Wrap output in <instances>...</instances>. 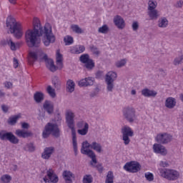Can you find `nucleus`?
I'll return each instance as SVG.
<instances>
[{"mask_svg": "<svg viewBox=\"0 0 183 183\" xmlns=\"http://www.w3.org/2000/svg\"><path fill=\"white\" fill-rule=\"evenodd\" d=\"M39 36H44L43 43L45 46H49L50 44L55 42V35L52 33V26L46 23L42 27L41 20L38 17L33 19V29H28L25 33V41L29 48H37L41 44Z\"/></svg>", "mask_w": 183, "mask_h": 183, "instance_id": "obj_1", "label": "nucleus"}, {"mask_svg": "<svg viewBox=\"0 0 183 183\" xmlns=\"http://www.w3.org/2000/svg\"><path fill=\"white\" fill-rule=\"evenodd\" d=\"M94 149L97 152H102V146L100 144L97 143L96 142H93L92 144L88 143V142H84L82 143V147L81 149V154L84 155H87L89 158L92 159L91 165H94V164H97V156L95 153L91 149Z\"/></svg>", "mask_w": 183, "mask_h": 183, "instance_id": "obj_2", "label": "nucleus"}, {"mask_svg": "<svg viewBox=\"0 0 183 183\" xmlns=\"http://www.w3.org/2000/svg\"><path fill=\"white\" fill-rule=\"evenodd\" d=\"M74 118H75V114L72 111L67 110L66 112V121L67 125L70 129H71V135H72V142H73V148L76 155L78 152V144L76 142V132L75 131V124L74 122Z\"/></svg>", "mask_w": 183, "mask_h": 183, "instance_id": "obj_3", "label": "nucleus"}, {"mask_svg": "<svg viewBox=\"0 0 183 183\" xmlns=\"http://www.w3.org/2000/svg\"><path fill=\"white\" fill-rule=\"evenodd\" d=\"M44 59H45V62L47 68L51 72H55V71H56V69H62V66H64V64H62L64 57L62 54H61V51L59 49L56 51V64L57 66H56V65L54 64V60H52L51 59H48L47 55L44 56Z\"/></svg>", "mask_w": 183, "mask_h": 183, "instance_id": "obj_4", "label": "nucleus"}, {"mask_svg": "<svg viewBox=\"0 0 183 183\" xmlns=\"http://www.w3.org/2000/svg\"><path fill=\"white\" fill-rule=\"evenodd\" d=\"M6 27L9 28L11 34H14L17 39L22 37V26L21 23L16 22L15 18L11 16L7 18Z\"/></svg>", "mask_w": 183, "mask_h": 183, "instance_id": "obj_5", "label": "nucleus"}, {"mask_svg": "<svg viewBox=\"0 0 183 183\" xmlns=\"http://www.w3.org/2000/svg\"><path fill=\"white\" fill-rule=\"evenodd\" d=\"M161 177L168 181H177L179 178V172L172 169H159Z\"/></svg>", "mask_w": 183, "mask_h": 183, "instance_id": "obj_6", "label": "nucleus"}, {"mask_svg": "<svg viewBox=\"0 0 183 183\" xmlns=\"http://www.w3.org/2000/svg\"><path fill=\"white\" fill-rule=\"evenodd\" d=\"M51 134H52L54 137H59V128H58V125L52 123L47 124L43 132V138H48Z\"/></svg>", "mask_w": 183, "mask_h": 183, "instance_id": "obj_7", "label": "nucleus"}, {"mask_svg": "<svg viewBox=\"0 0 183 183\" xmlns=\"http://www.w3.org/2000/svg\"><path fill=\"white\" fill-rule=\"evenodd\" d=\"M0 139L1 141H9L11 144H18L19 142V139L12 132H6L5 131L0 132Z\"/></svg>", "mask_w": 183, "mask_h": 183, "instance_id": "obj_8", "label": "nucleus"}, {"mask_svg": "<svg viewBox=\"0 0 183 183\" xmlns=\"http://www.w3.org/2000/svg\"><path fill=\"white\" fill-rule=\"evenodd\" d=\"M124 169H125V171H127V172H132V174H135L141 169V165H139V163L138 162H130L124 164Z\"/></svg>", "mask_w": 183, "mask_h": 183, "instance_id": "obj_9", "label": "nucleus"}, {"mask_svg": "<svg viewBox=\"0 0 183 183\" xmlns=\"http://www.w3.org/2000/svg\"><path fill=\"white\" fill-rule=\"evenodd\" d=\"M117 79V73L109 71L106 75V83L107 84V90L112 91L114 89V81Z\"/></svg>", "mask_w": 183, "mask_h": 183, "instance_id": "obj_10", "label": "nucleus"}, {"mask_svg": "<svg viewBox=\"0 0 183 183\" xmlns=\"http://www.w3.org/2000/svg\"><path fill=\"white\" fill-rule=\"evenodd\" d=\"M122 132L123 134V141L124 142V145H128L129 142H131L129 137L134 136V132H132L129 127L125 126L122 128Z\"/></svg>", "mask_w": 183, "mask_h": 183, "instance_id": "obj_11", "label": "nucleus"}, {"mask_svg": "<svg viewBox=\"0 0 183 183\" xmlns=\"http://www.w3.org/2000/svg\"><path fill=\"white\" fill-rule=\"evenodd\" d=\"M124 117H125L126 119L129 121V122H134V119H135V109L132 107H127L123 109Z\"/></svg>", "mask_w": 183, "mask_h": 183, "instance_id": "obj_12", "label": "nucleus"}, {"mask_svg": "<svg viewBox=\"0 0 183 183\" xmlns=\"http://www.w3.org/2000/svg\"><path fill=\"white\" fill-rule=\"evenodd\" d=\"M46 174L48 178L46 177H44V181L46 183H57L58 181H59V179L58 178V176L55 174V172H54V169H49L46 172Z\"/></svg>", "mask_w": 183, "mask_h": 183, "instance_id": "obj_13", "label": "nucleus"}, {"mask_svg": "<svg viewBox=\"0 0 183 183\" xmlns=\"http://www.w3.org/2000/svg\"><path fill=\"white\" fill-rule=\"evenodd\" d=\"M80 61L82 64H84L87 69H92L95 66V63H94L92 59H89V55L88 54H82L80 56Z\"/></svg>", "mask_w": 183, "mask_h": 183, "instance_id": "obj_14", "label": "nucleus"}, {"mask_svg": "<svg viewBox=\"0 0 183 183\" xmlns=\"http://www.w3.org/2000/svg\"><path fill=\"white\" fill-rule=\"evenodd\" d=\"M171 139H172V136L167 133L159 134L156 137V141L159 144H168V142H171Z\"/></svg>", "mask_w": 183, "mask_h": 183, "instance_id": "obj_15", "label": "nucleus"}, {"mask_svg": "<svg viewBox=\"0 0 183 183\" xmlns=\"http://www.w3.org/2000/svg\"><path fill=\"white\" fill-rule=\"evenodd\" d=\"M153 151L155 152V154H160L163 156H165L167 154V149H165V147L159 144H154L153 145Z\"/></svg>", "mask_w": 183, "mask_h": 183, "instance_id": "obj_16", "label": "nucleus"}, {"mask_svg": "<svg viewBox=\"0 0 183 183\" xmlns=\"http://www.w3.org/2000/svg\"><path fill=\"white\" fill-rule=\"evenodd\" d=\"M114 23L119 29H124L125 28V21H124L121 16H116L114 18Z\"/></svg>", "mask_w": 183, "mask_h": 183, "instance_id": "obj_17", "label": "nucleus"}, {"mask_svg": "<svg viewBox=\"0 0 183 183\" xmlns=\"http://www.w3.org/2000/svg\"><path fill=\"white\" fill-rule=\"evenodd\" d=\"M85 51V46L84 45H75L70 47V53L74 54H82Z\"/></svg>", "mask_w": 183, "mask_h": 183, "instance_id": "obj_18", "label": "nucleus"}, {"mask_svg": "<svg viewBox=\"0 0 183 183\" xmlns=\"http://www.w3.org/2000/svg\"><path fill=\"white\" fill-rule=\"evenodd\" d=\"M38 52L39 51L29 52L28 62L29 65H34V63L38 61Z\"/></svg>", "mask_w": 183, "mask_h": 183, "instance_id": "obj_19", "label": "nucleus"}, {"mask_svg": "<svg viewBox=\"0 0 183 183\" xmlns=\"http://www.w3.org/2000/svg\"><path fill=\"white\" fill-rule=\"evenodd\" d=\"M94 85V78L88 77L83 79L79 81V86H88Z\"/></svg>", "mask_w": 183, "mask_h": 183, "instance_id": "obj_20", "label": "nucleus"}, {"mask_svg": "<svg viewBox=\"0 0 183 183\" xmlns=\"http://www.w3.org/2000/svg\"><path fill=\"white\" fill-rule=\"evenodd\" d=\"M63 178L65 180V183H72V179L75 178V176L72 172L66 170L63 172Z\"/></svg>", "mask_w": 183, "mask_h": 183, "instance_id": "obj_21", "label": "nucleus"}, {"mask_svg": "<svg viewBox=\"0 0 183 183\" xmlns=\"http://www.w3.org/2000/svg\"><path fill=\"white\" fill-rule=\"evenodd\" d=\"M16 135L19 137V138H28L29 137H32V132H25L22 129L16 130Z\"/></svg>", "mask_w": 183, "mask_h": 183, "instance_id": "obj_22", "label": "nucleus"}, {"mask_svg": "<svg viewBox=\"0 0 183 183\" xmlns=\"http://www.w3.org/2000/svg\"><path fill=\"white\" fill-rule=\"evenodd\" d=\"M44 109L48 114H52L54 112V104L49 101H45L44 103Z\"/></svg>", "mask_w": 183, "mask_h": 183, "instance_id": "obj_23", "label": "nucleus"}, {"mask_svg": "<svg viewBox=\"0 0 183 183\" xmlns=\"http://www.w3.org/2000/svg\"><path fill=\"white\" fill-rule=\"evenodd\" d=\"M177 105V102L174 97H168L165 102V106L169 109H172Z\"/></svg>", "mask_w": 183, "mask_h": 183, "instance_id": "obj_24", "label": "nucleus"}, {"mask_svg": "<svg viewBox=\"0 0 183 183\" xmlns=\"http://www.w3.org/2000/svg\"><path fill=\"white\" fill-rule=\"evenodd\" d=\"M52 152H54V147H46L41 157L44 159H48L52 155Z\"/></svg>", "mask_w": 183, "mask_h": 183, "instance_id": "obj_25", "label": "nucleus"}, {"mask_svg": "<svg viewBox=\"0 0 183 183\" xmlns=\"http://www.w3.org/2000/svg\"><path fill=\"white\" fill-rule=\"evenodd\" d=\"M142 94L144 97H155V95H157L155 91L149 90L148 89H143Z\"/></svg>", "mask_w": 183, "mask_h": 183, "instance_id": "obj_26", "label": "nucleus"}, {"mask_svg": "<svg viewBox=\"0 0 183 183\" xmlns=\"http://www.w3.org/2000/svg\"><path fill=\"white\" fill-rule=\"evenodd\" d=\"M34 101L38 104L44 101V94L42 92H37L34 95Z\"/></svg>", "mask_w": 183, "mask_h": 183, "instance_id": "obj_27", "label": "nucleus"}, {"mask_svg": "<svg viewBox=\"0 0 183 183\" xmlns=\"http://www.w3.org/2000/svg\"><path fill=\"white\" fill-rule=\"evenodd\" d=\"M66 85L69 92H74L75 91V82H74V81L71 79L68 80Z\"/></svg>", "mask_w": 183, "mask_h": 183, "instance_id": "obj_28", "label": "nucleus"}, {"mask_svg": "<svg viewBox=\"0 0 183 183\" xmlns=\"http://www.w3.org/2000/svg\"><path fill=\"white\" fill-rule=\"evenodd\" d=\"M64 42L66 46L72 45V44H74V38L69 35H67L64 37Z\"/></svg>", "mask_w": 183, "mask_h": 183, "instance_id": "obj_29", "label": "nucleus"}, {"mask_svg": "<svg viewBox=\"0 0 183 183\" xmlns=\"http://www.w3.org/2000/svg\"><path fill=\"white\" fill-rule=\"evenodd\" d=\"M88 129H89V125L85 124V126L83 129H78L77 132L79 135H86L88 134Z\"/></svg>", "mask_w": 183, "mask_h": 183, "instance_id": "obj_30", "label": "nucleus"}, {"mask_svg": "<svg viewBox=\"0 0 183 183\" xmlns=\"http://www.w3.org/2000/svg\"><path fill=\"white\" fill-rule=\"evenodd\" d=\"M149 11L148 15L151 19H157L158 18V11L155 9Z\"/></svg>", "mask_w": 183, "mask_h": 183, "instance_id": "obj_31", "label": "nucleus"}, {"mask_svg": "<svg viewBox=\"0 0 183 183\" xmlns=\"http://www.w3.org/2000/svg\"><path fill=\"white\" fill-rule=\"evenodd\" d=\"M46 92L51 98H55L56 97V94L55 93V89L52 88V86H47Z\"/></svg>", "mask_w": 183, "mask_h": 183, "instance_id": "obj_32", "label": "nucleus"}, {"mask_svg": "<svg viewBox=\"0 0 183 183\" xmlns=\"http://www.w3.org/2000/svg\"><path fill=\"white\" fill-rule=\"evenodd\" d=\"M2 183H10L12 181V177L9 174H4L1 177Z\"/></svg>", "mask_w": 183, "mask_h": 183, "instance_id": "obj_33", "label": "nucleus"}, {"mask_svg": "<svg viewBox=\"0 0 183 183\" xmlns=\"http://www.w3.org/2000/svg\"><path fill=\"white\" fill-rule=\"evenodd\" d=\"M19 118H21V114H18L13 117H10L9 119V124H10V125H15V124H16V122L18 121V119H19Z\"/></svg>", "mask_w": 183, "mask_h": 183, "instance_id": "obj_34", "label": "nucleus"}, {"mask_svg": "<svg viewBox=\"0 0 183 183\" xmlns=\"http://www.w3.org/2000/svg\"><path fill=\"white\" fill-rule=\"evenodd\" d=\"M71 28L74 32H76V34H82L84 32V30L81 29L79 25L73 24Z\"/></svg>", "mask_w": 183, "mask_h": 183, "instance_id": "obj_35", "label": "nucleus"}, {"mask_svg": "<svg viewBox=\"0 0 183 183\" xmlns=\"http://www.w3.org/2000/svg\"><path fill=\"white\" fill-rule=\"evenodd\" d=\"M105 182L106 183H114V173H112V172L109 171L108 172Z\"/></svg>", "mask_w": 183, "mask_h": 183, "instance_id": "obj_36", "label": "nucleus"}, {"mask_svg": "<svg viewBox=\"0 0 183 183\" xmlns=\"http://www.w3.org/2000/svg\"><path fill=\"white\" fill-rule=\"evenodd\" d=\"M109 31V28L108 27V26L107 24L103 25L98 30L99 34H108Z\"/></svg>", "mask_w": 183, "mask_h": 183, "instance_id": "obj_37", "label": "nucleus"}, {"mask_svg": "<svg viewBox=\"0 0 183 183\" xmlns=\"http://www.w3.org/2000/svg\"><path fill=\"white\" fill-rule=\"evenodd\" d=\"M144 177L147 181H149V182H152V181H154V174L151 172H146L144 174Z\"/></svg>", "mask_w": 183, "mask_h": 183, "instance_id": "obj_38", "label": "nucleus"}, {"mask_svg": "<svg viewBox=\"0 0 183 183\" xmlns=\"http://www.w3.org/2000/svg\"><path fill=\"white\" fill-rule=\"evenodd\" d=\"M168 25V20L165 18H163L159 23V26L160 28H165Z\"/></svg>", "mask_w": 183, "mask_h": 183, "instance_id": "obj_39", "label": "nucleus"}, {"mask_svg": "<svg viewBox=\"0 0 183 183\" xmlns=\"http://www.w3.org/2000/svg\"><path fill=\"white\" fill-rule=\"evenodd\" d=\"M7 45L10 46V49H11V51H16V46L11 39L7 40Z\"/></svg>", "mask_w": 183, "mask_h": 183, "instance_id": "obj_40", "label": "nucleus"}, {"mask_svg": "<svg viewBox=\"0 0 183 183\" xmlns=\"http://www.w3.org/2000/svg\"><path fill=\"white\" fill-rule=\"evenodd\" d=\"M25 149L26 151H29V152H34V151H35V147L34 146V144L29 143L26 144Z\"/></svg>", "mask_w": 183, "mask_h": 183, "instance_id": "obj_41", "label": "nucleus"}, {"mask_svg": "<svg viewBox=\"0 0 183 183\" xmlns=\"http://www.w3.org/2000/svg\"><path fill=\"white\" fill-rule=\"evenodd\" d=\"M149 11H152V9H155L157 8V2H154L153 1H149Z\"/></svg>", "mask_w": 183, "mask_h": 183, "instance_id": "obj_42", "label": "nucleus"}, {"mask_svg": "<svg viewBox=\"0 0 183 183\" xmlns=\"http://www.w3.org/2000/svg\"><path fill=\"white\" fill-rule=\"evenodd\" d=\"M92 176L86 175L83 179V183H92Z\"/></svg>", "mask_w": 183, "mask_h": 183, "instance_id": "obj_43", "label": "nucleus"}, {"mask_svg": "<svg viewBox=\"0 0 183 183\" xmlns=\"http://www.w3.org/2000/svg\"><path fill=\"white\" fill-rule=\"evenodd\" d=\"M125 64H127V60L122 59L116 63V66H117V68H121L124 66Z\"/></svg>", "mask_w": 183, "mask_h": 183, "instance_id": "obj_44", "label": "nucleus"}, {"mask_svg": "<svg viewBox=\"0 0 183 183\" xmlns=\"http://www.w3.org/2000/svg\"><path fill=\"white\" fill-rule=\"evenodd\" d=\"M13 66H14V68H15V69H16V68H18V66H19V61H18V59L16 58L13 59Z\"/></svg>", "mask_w": 183, "mask_h": 183, "instance_id": "obj_45", "label": "nucleus"}, {"mask_svg": "<svg viewBox=\"0 0 183 183\" xmlns=\"http://www.w3.org/2000/svg\"><path fill=\"white\" fill-rule=\"evenodd\" d=\"M159 167H162V168H167V167H169V164L167 162L162 161L159 163Z\"/></svg>", "mask_w": 183, "mask_h": 183, "instance_id": "obj_46", "label": "nucleus"}, {"mask_svg": "<svg viewBox=\"0 0 183 183\" xmlns=\"http://www.w3.org/2000/svg\"><path fill=\"white\" fill-rule=\"evenodd\" d=\"M85 124H88L84 121H81L77 124L79 128H85Z\"/></svg>", "mask_w": 183, "mask_h": 183, "instance_id": "obj_47", "label": "nucleus"}, {"mask_svg": "<svg viewBox=\"0 0 183 183\" xmlns=\"http://www.w3.org/2000/svg\"><path fill=\"white\" fill-rule=\"evenodd\" d=\"M182 59H183L182 56H181L179 58H176L174 61V65H179V64H180V62H181V61H182Z\"/></svg>", "mask_w": 183, "mask_h": 183, "instance_id": "obj_48", "label": "nucleus"}, {"mask_svg": "<svg viewBox=\"0 0 183 183\" xmlns=\"http://www.w3.org/2000/svg\"><path fill=\"white\" fill-rule=\"evenodd\" d=\"M139 26L138 25V22L134 21V22L132 24V29H133V31H137V30H138Z\"/></svg>", "mask_w": 183, "mask_h": 183, "instance_id": "obj_49", "label": "nucleus"}, {"mask_svg": "<svg viewBox=\"0 0 183 183\" xmlns=\"http://www.w3.org/2000/svg\"><path fill=\"white\" fill-rule=\"evenodd\" d=\"M4 85L6 86V88H12V83L9 82V81H6L4 83Z\"/></svg>", "mask_w": 183, "mask_h": 183, "instance_id": "obj_50", "label": "nucleus"}, {"mask_svg": "<svg viewBox=\"0 0 183 183\" xmlns=\"http://www.w3.org/2000/svg\"><path fill=\"white\" fill-rule=\"evenodd\" d=\"M96 168H97L99 172H100V173L104 171V167H102V165H101V164L96 166Z\"/></svg>", "mask_w": 183, "mask_h": 183, "instance_id": "obj_51", "label": "nucleus"}, {"mask_svg": "<svg viewBox=\"0 0 183 183\" xmlns=\"http://www.w3.org/2000/svg\"><path fill=\"white\" fill-rule=\"evenodd\" d=\"M21 128L24 129H28V128H29V124H28V123H22Z\"/></svg>", "mask_w": 183, "mask_h": 183, "instance_id": "obj_52", "label": "nucleus"}, {"mask_svg": "<svg viewBox=\"0 0 183 183\" xmlns=\"http://www.w3.org/2000/svg\"><path fill=\"white\" fill-rule=\"evenodd\" d=\"M56 82H58V77L54 76L52 79V84H54V85H56Z\"/></svg>", "mask_w": 183, "mask_h": 183, "instance_id": "obj_53", "label": "nucleus"}, {"mask_svg": "<svg viewBox=\"0 0 183 183\" xmlns=\"http://www.w3.org/2000/svg\"><path fill=\"white\" fill-rule=\"evenodd\" d=\"M1 109L4 111V112H8V107L6 105H2Z\"/></svg>", "mask_w": 183, "mask_h": 183, "instance_id": "obj_54", "label": "nucleus"}, {"mask_svg": "<svg viewBox=\"0 0 183 183\" xmlns=\"http://www.w3.org/2000/svg\"><path fill=\"white\" fill-rule=\"evenodd\" d=\"M177 5L179 8H182L183 6V1H178Z\"/></svg>", "mask_w": 183, "mask_h": 183, "instance_id": "obj_55", "label": "nucleus"}, {"mask_svg": "<svg viewBox=\"0 0 183 183\" xmlns=\"http://www.w3.org/2000/svg\"><path fill=\"white\" fill-rule=\"evenodd\" d=\"M10 4H13L14 5V4H16V0H9Z\"/></svg>", "mask_w": 183, "mask_h": 183, "instance_id": "obj_56", "label": "nucleus"}, {"mask_svg": "<svg viewBox=\"0 0 183 183\" xmlns=\"http://www.w3.org/2000/svg\"><path fill=\"white\" fill-rule=\"evenodd\" d=\"M4 96H5V93H4V92L0 90V97H4Z\"/></svg>", "mask_w": 183, "mask_h": 183, "instance_id": "obj_57", "label": "nucleus"}, {"mask_svg": "<svg viewBox=\"0 0 183 183\" xmlns=\"http://www.w3.org/2000/svg\"><path fill=\"white\" fill-rule=\"evenodd\" d=\"M137 94V92L135 90H132V95H135Z\"/></svg>", "mask_w": 183, "mask_h": 183, "instance_id": "obj_58", "label": "nucleus"}, {"mask_svg": "<svg viewBox=\"0 0 183 183\" xmlns=\"http://www.w3.org/2000/svg\"><path fill=\"white\" fill-rule=\"evenodd\" d=\"M180 99L183 102V94H180Z\"/></svg>", "mask_w": 183, "mask_h": 183, "instance_id": "obj_59", "label": "nucleus"}, {"mask_svg": "<svg viewBox=\"0 0 183 183\" xmlns=\"http://www.w3.org/2000/svg\"><path fill=\"white\" fill-rule=\"evenodd\" d=\"M94 54H96V55H99V51H94Z\"/></svg>", "mask_w": 183, "mask_h": 183, "instance_id": "obj_60", "label": "nucleus"}, {"mask_svg": "<svg viewBox=\"0 0 183 183\" xmlns=\"http://www.w3.org/2000/svg\"><path fill=\"white\" fill-rule=\"evenodd\" d=\"M101 74V72H97V76H98V74Z\"/></svg>", "mask_w": 183, "mask_h": 183, "instance_id": "obj_61", "label": "nucleus"}]
</instances>
